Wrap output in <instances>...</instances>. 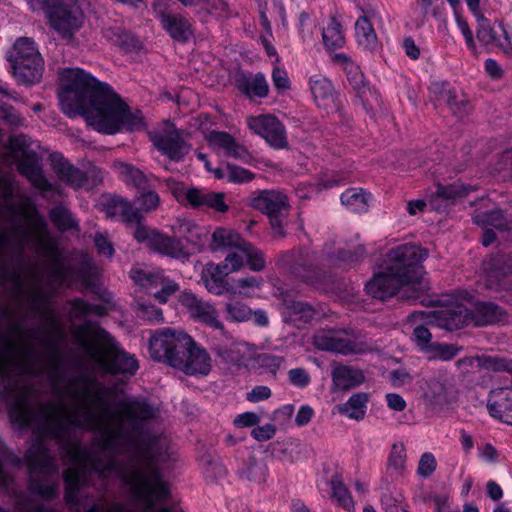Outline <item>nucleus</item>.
<instances>
[{
    "label": "nucleus",
    "mask_w": 512,
    "mask_h": 512,
    "mask_svg": "<svg viewBox=\"0 0 512 512\" xmlns=\"http://www.w3.org/2000/svg\"><path fill=\"white\" fill-rule=\"evenodd\" d=\"M355 31L358 43L360 45L367 49H372L375 47L377 36L371 22L366 16L358 18L355 23Z\"/></svg>",
    "instance_id": "37998d69"
},
{
    "label": "nucleus",
    "mask_w": 512,
    "mask_h": 512,
    "mask_svg": "<svg viewBox=\"0 0 512 512\" xmlns=\"http://www.w3.org/2000/svg\"><path fill=\"white\" fill-rule=\"evenodd\" d=\"M266 475V465L251 458L246 468L247 479L255 483H262L266 480Z\"/></svg>",
    "instance_id": "680f3d73"
},
{
    "label": "nucleus",
    "mask_w": 512,
    "mask_h": 512,
    "mask_svg": "<svg viewBox=\"0 0 512 512\" xmlns=\"http://www.w3.org/2000/svg\"><path fill=\"white\" fill-rule=\"evenodd\" d=\"M105 308L101 305H92L81 298L71 301V315L76 319H83L88 315L102 316Z\"/></svg>",
    "instance_id": "603ef678"
},
{
    "label": "nucleus",
    "mask_w": 512,
    "mask_h": 512,
    "mask_svg": "<svg viewBox=\"0 0 512 512\" xmlns=\"http://www.w3.org/2000/svg\"><path fill=\"white\" fill-rule=\"evenodd\" d=\"M183 364L176 365L175 368L182 369L186 374L207 375L211 370V359L209 354L201 347L197 346L190 337V343L186 345L183 353Z\"/></svg>",
    "instance_id": "5701e85b"
},
{
    "label": "nucleus",
    "mask_w": 512,
    "mask_h": 512,
    "mask_svg": "<svg viewBox=\"0 0 512 512\" xmlns=\"http://www.w3.org/2000/svg\"><path fill=\"white\" fill-rule=\"evenodd\" d=\"M456 366L466 373L470 372V368H477L478 370L486 369L495 372H508L512 370V359L486 355L467 356L457 360Z\"/></svg>",
    "instance_id": "393cba45"
},
{
    "label": "nucleus",
    "mask_w": 512,
    "mask_h": 512,
    "mask_svg": "<svg viewBox=\"0 0 512 512\" xmlns=\"http://www.w3.org/2000/svg\"><path fill=\"white\" fill-rule=\"evenodd\" d=\"M239 89L247 96L264 98L268 95L269 86L262 73H257L252 79L243 78L238 81Z\"/></svg>",
    "instance_id": "79ce46f5"
},
{
    "label": "nucleus",
    "mask_w": 512,
    "mask_h": 512,
    "mask_svg": "<svg viewBox=\"0 0 512 512\" xmlns=\"http://www.w3.org/2000/svg\"><path fill=\"white\" fill-rule=\"evenodd\" d=\"M487 408L493 417L512 425V390L499 388L491 391Z\"/></svg>",
    "instance_id": "bb28decb"
},
{
    "label": "nucleus",
    "mask_w": 512,
    "mask_h": 512,
    "mask_svg": "<svg viewBox=\"0 0 512 512\" xmlns=\"http://www.w3.org/2000/svg\"><path fill=\"white\" fill-rule=\"evenodd\" d=\"M475 16L478 20L477 39L481 43L485 45L496 44L505 53L512 52L511 39L509 38L508 33L502 24H500V27L504 36V42L499 40L496 31L490 26L489 21L481 13Z\"/></svg>",
    "instance_id": "473e14b6"
},
{
    "label": "nucleus",
    "mask_w": 512,
    "mask_h": 512,
    "mask_svg": "<svg viewBox=\"0 0 512 512\" xmlns=\"http://www.w3.org/2000/svg\"><path fill=\"white\" fill-rule=\"evenodd\" d=\"M283 320L297 327L310 323L317 315L316 308L308 302L295 299L286 291H280Z\"/></svg>",
    "instance_id": "2eb2a0df"
},
{
    "label": "nucleus",
    "mask_w": 512,
    "mask_h": 512,
    "mask_svg": "<svg viewBox=\"0 0 512 512\" xmlns=\"http://www.w3.org/2000/svg\"><path fill=\"white\" fill-rule=\"evenodd\" d=\"M364 375L361 370L347 366L336 365L332 370L334 385L341 390H347L364 382Z\"/></svg>",
    "instance_id": "f704fd0d"
},
{
    "label": "nucleus",
    "mask_w": 512,
    "mask_h": 512,
    "mask_svg": "<svg viewBox=\"0 0 512 512\" xmlns=\"http://www.w3.org/2000/svg\"><path fill=\"white\" fill-rule=\"evenodd\" d=\"M488 277L489 287L495 284L505 288L510 283L508 278L512 277V256L499 261L498 265L489 272Z\"/></svg>",
    "instance_id": "c03bdc74"
},
{
    "label": "nucleus",
    "mask_w": 512,
    "mask_h": 512,
    "mask_svg": "<svg viewBox=\"0 0 512 512\" xmlns=\"http://www.w3.org/2000/svg\"><path fill=\"white\" fill-rule=\"evenodd\" d=\"M112 214L120 215L126 223L137 224L133 236L137 242L145 244L150 250L174 259H188L189 253L181 242L173 237L160 233L141 223L142 215L137 208L123 198L111 200Z\"/></svg>",
    "instance_id": "0eeeda50"
},
{
    "label": "nucleus",
    "mask_w": 512,
    "mask_h": 512,
    "mask_svg": "<svg viewBox=\"0 0 512 512\" xmlns=\"http://www.w3.org/2000/svg\"><path fill=\"white\" fill-rule=\"evenodd\" d=\"M131 277L141 286L160 287L161 289L155 293V297L162 303H166L168 297L179 290L178 284L165 277L161 270L149 271L136 268L131 270Z\"/></svg>",
    "instance_id": "f3484780"
},
{
    "label": "nucleus",
    "mask_w": 512,
    "mask_h": 512,
    "mask_svg": "<svg viewBox=\"0 0 512 512\" xmlns=\"http://www.w3.org/2000/svg\"><path fill=\"white\" fill-rule=\"evenodd\" d=\"M229 275L225 266H218L215 264H207L202 271V281L206 289L215 295H222L225 292L230 294H236V291L230 287L225 280V277Z\"/></svg>",
    "instance_id": "cd10ccee"
},
{
    "label": "nucleus",
    "mask_w": 512,
    "mask_h": 512,
    "mask_svg": "<svg viewBox=\"0 0 512 512\" xmlns=\"http://www.w3.org/2000/svg\"><path fill=\"white\" fill-rule=\"evenodd\" d=\"M312 343L319 350L336 352L343 355L361 354L366 351L364 343L343 337L335 330H318L313 336Z\"/></svg>",
    "instance_id": "ddd939ff"
},
{
    "label": "nucleus",
    "mask_w": 512,
    "mask_h": 512,
    "mask_svg": "<svg viewBox=\"0 0 512 512\" xmlns=\"http://www.w3.org/2000/svg\"><path fill=\"white\" fill-rule=\"evenodd\" d=\"M431 93L434 95L435 101L440 105H451L452 101L456 100L457 93L452 90L447 83L434 82L430 87Z\"/></svg>",
    "instance_id": "6e6d98bb"
},
{
    "label": "nucleus",
    "mask_w": 512,
    "mask_h": 512,
    "mask_svg": "<svg viewBox=\"0 0 512 512\" xmlns=\"http://www.w3.org/2000/svg\"><path fill=\"white\" fill-rule=\"evenodd\" d=\"M118 170L120 176L127 184L135 186L137 189L144 190L147 187V177L138 168L127 163H119Z\"/></svg>",
    "instance_id": "de8ad7c7"
},
{
    "label": "nucleus",
    "mask_w": 512,
    "mask_h": 512,
    "mask_svg": "<svg viewBox=\"0 0 512 512\" xmlns=\"http://www.w3.org/2000/svg\"><path fill=\"white\" fill-rule=\"evenodd\" d=\"M247 258V264L252 271H262L265 268L264 254L251 243L245 242L240 250Z\"/></svg>",
    "instance_id": "5fc2aeb1"
},
{
    "label": "nucleus",
    "mask_w": 512,
    "mask_h": 512,
    "mask_svg": "<svg viewBox=\"0 0 512 512\" xmlns=\"http://www.w3.org/2000/svg\"><path fill=\"white\" fill-rule=\"evenodd\" d=\"M434 313L438 318V325L447 330L458 329L470 320V311L460 305Z\"/></svg>",
    "instance_id": "c9c22d12"
},
{
    "label": "nucleus",
    "mask_w": 512,
    "mask_h": 512,
    "mask_svg": "<svg viewBox=\"0 0 512 512\" xmlns=\"http://www.w3.org/2000/svg\"><path fill=\"white\" fill-rule=\"evenodd\" d=\"M167 441H153L149 448L137 456H133L118 464L115 469L106 472L105 478L111 474L119 476L133 497V500L144 512H152L154 507L170 497L168 483L164 480L158 467L159 462L167 460ZM155 512H172L169 507H162Z\"/></svg>",
    "instance_id": "7ed1b4c3"
},
{
    "label": "nucleus",
    "mask_w": 512,
    "mask_h": 512,
    "mask_svg": "<svg viewBox=\"0 0 512 512\" xmlns=\"http://www.w3.org/2000/svg\"><path fill=\"white\" fill-rule=\"evenodd\" d=\"M18 171L43 194L47 192H59L57 187L50 183L44 176L41 166L35 159L30 157L22 159L18 163Z\"/></svg>",
    "instance_id": "c85d7f7f"
},
{
    "label": "nucleus",
    "mask_w": 512,
    "mask_h": 512,
    "mask_svg": "<svg viewBox=\"0 0 512 512\" xmlns=\"http://www.w3.org/2000/svg\"><path fill=\"white\" fill-rule=\"evenodd\" d=\"M14 51V75L27 84L40 81L44 70V61L33 39L19 38L14 44Z\"/></svg>",
    "instance_id": "9d476101"
},
{
    "label": "nucleus",
    "mask_w": 512,
    "mask_h": 512,
    "mask_svg": "<svg viewBox=\"0 0 512 512\" xmlns=\"http://www.w3.org/2000/svg\"><path fill=\"white\" fill-rule=\"evenodd\" d=\"M33 276L37 285L27 292L29 307L43 320V327L28 330L44 351L40 359H30L26 367H13L33 373L34 365L47 360L52 367V387L58 402H47L34 410L31 407L33 389L27 385H11L12 398L9 414L21 427L30 428L36 436L25 455L32 494L41 498H55L58 490V465L49 453L46 440H54L61 449L65 462L71 465L64 472L65 498H78L82 486L90 485L93 475L105 476L118 464L137 456L160 437L144 434L146 422L157 417L158 410L144 400L124 398L112 408L111 390L94 376L86 373H66L59 368L58 358L52 354L65 337L53 311L45 308L53 292L40 287L42 277ZM33 346L31 343L23 349ZM20 351L22 348L17 346Z\"/></svg>",
    "instance_id": "f257e3e1"
},
{
    "label": "nucleus",
    "mask_w": 512,
    "mask_h": 512,
    "mask_svg": "<svg viewBox=\"0 0 512 512\" xmlns=\"http://www.w3.org/2000/svg\"><path fill=\"white\" fill-rule=\"evenodd\" d=\"M171 229L174 234V236H172L173 238L179 240L181 243L180 238H183L196 248L204 246L208 239V229L190 219H176Z\"/></svg>",
    "instance_id": "b1692460"
},
{
    "label": "nucleus",
    "mask_w": 512,
    "mask_h": 512,
    "mask_svg": "<svg viewBox=\"0 0 512 512\" xmlns=\"http://www.w3.org/2000/svg\"><path fill=\"white\" fill-rule=\"evenodd\" d=\"M51 162L53 171L61 181L75 188H79L85 183L87 179L86 174L73 166L62 155L56 153L52 154Z\"/></svg>",
    "instance_id": "7c9ffc66"
},
{
    "label": "nucleus",
    "mask_w": 512,
    "mask_h": 512,
    "mask_svg": "<svg viewBox=\"0 0 512 512\" xmlns=\"http://www.w3.org/2000/svg\"><path fill=\"white\" fill-rule=\"evenodd\" d=\"M427 256L428 251L416 244H402L388 252L386 267L404 284L417 283L422 278V262Z\"/></svg>",
    "instance_id": "6e6552de"
},
{
    "label": "nucleus",
    "mask_w": 512,
    "mask_h": 512,
    "mask_svg": "<svg viewBox=\"0 0 512 512\" xmlns=\"http://www.w3.org/2000/svg\"><path fill=\"white\" fill-rule=\"evenodd\" d=\"M75 343L103 372L132 377L139 365L136 358L119 347L115 339L94 323L79 325L73 332Z\"/></svg>",
    "instance_id": "39448f33"
},
{
    "label": "nucleus",
    "mask_w": 512,
    "mask_h": 512,
    "mask_svg": "<svg viewBox=\"0 0 512 512\" xmlns=\"http://www.w3.org/2000/svg\"><path fill=\"white\" fill-rule=\"evenodd\" d=\"M364 255V248L358 247L354 251L339 250L335 258L332 256L324 258L310 248L301 247L281 253L277 264L304 283L324 289L331 283L332 275L323 270L322 266L357 262Z\"/></svg>",
    "instance_id": "423d86ee"
},
{
    "label": "nucleus",
    "mask_w": 512,
    "mask_h": 512,
    "mask_svg": "<svg viewBox=\"0 0 512 512\" xmlns=\"http://www.w3.org/2000/svg\"><path fill=\"white\" fill-rule=\"evenodd\" d=\"M368 399V394L364 392L353 394L345 404L339 407V412L351 419L362 420Z\"/></svg>",
    "instance_id": "a19ab883"
},
{
    "label": "nucleus",
    "mask_w": 512,
    "mask_h": 512,
    "mask_svg": "<svg viewBox=\"0 0 512 512\" xmlns=\"http://www.w3.org/2000/svg\"><path fill=\"white\" fill-rule=\"evenodd\" d=\"M51 26L70 38L83 24L84 15L76 2H62L47 12Z\"/></svg>",
    "instance_id": "f8f14e48"
},
{
    "label": "nucleus",
    "mask_w": 512,
    "mask_h": 512,
    "mask_svg": "<svg viewBox=\"0 0 512 512\" xmlns=\"http://www.w3.org/2000/svg\"><path fill=\"white\" fill-rule=\"evenodd\" d=\"M436 196L444 200L454 201L457 198L464 197L467 194V190L458 184H452L448 186L438 185Z\"/></svg>",
    "instance_id": "e2e57ef3"
},
{
    "label": "nucleus",
    "mask_w": 512,
    "mask_h": 512,
    "mask_svg": "<svg viewBox=\"0 0 512 512\" xmlns=\"http://www.w3.org/2000/svg\"><path fill=\"white\" fill-rule=\"evenodd\" d=\"M161 23L168 34L177 41L186 42L192 36V26L190 22L181 15L163 14Z\"/></svg>",
    "instance_id": "72a5a7b5"
},
{
    "label": "nucleus",
    "mask_w": 512,
    "mask_h": 512,
    "mask_svg": "<svg viewBox=\"0 0 512 512\" xmlns=\"http://www.w3.org/2000/svg\"><path fill=\"white\" fill-rule=\"evenodd\" d=\"M48 233L43 237L42 241H39L37 237H34L37 243L50 255L51 264L47 271V288L55 293L59 288L68 284L70 280V270L66 267L59 259L57 247L55 244L46 241Z\"/></svg>",
    "instance_id": "aec40b11"
},
{
    "label": "nucleus",
    "mask_w": 512,
    "mask_h": 512,
    "mask_svg": "<svg viewBox=\"0 0 512 512\" xmlns=\"http://www.w3.org/2000/svg\"><path fill=\"white\" fill-rule=\"evenodd\" d=\"M247 124L254 133L263 137L272 147L282 149L288 146L285 127L275 116L266 114L249 117Z\"/></svg>",
    "instance_id": "4468645a"
},
{
    "label": "nucleus",
    "mask_w": 512,
    "mask_h": 512,
    "mask_svg": "<svg viewBox=\"0 0 512 512\" xmlns=\"http://www.w3.org/2000/svg\"><path fill=\"white\" fill-rule=\"evenodd\" d=\"M137 315L139 318L150 322H160L163 319L162 310L160 308L146 303L139 305Z\"/></svg>",
    "instance_id": "338daca9"
},
{
    "label": "nucleus",
    "mask_w": 512,
    "mask_h": 512,
    "mask_svg": "<svg viewBox=\"0 0 512 512\" xmlns=\"http://www.w3.org/2000/svg\"><path fill=\"white\" fill-rule=\"evenodd\" d=\"M470 320L475 326H486L507 321V314L503 308L491 302H479L470 311Z\"/></svg>",
    "instance_id": "c756f323"
},
{
    "label": "nucleus",
    "mask_w": 512,
    "mask_h": 512,
    "mask_svg": "<svg viewBox=\"0 0 512 512\" xmlns=\"http://www.w3.org/2000/svg\"><path fill=\"white\" fill-rule=\"evenodd\" d=\"M310 90L318 107L324 110L337 109V95L329 79L315 75L310 78Z\"/></svg>",
    "instance_id": "a878e982"
},
{
    "label": "nucleus",
    "mask_w": 512,
    "mask_h": 512,
    "mask_svg": "<svg viewBox=\"0 0 512 512\" xmlns=\"http://www.w3.org/2000/svg\"><path fill=\"white\" fill-rule=\"evenodd\" d=\"M7 465L21 467L22 459L14 455L0 441V488H7L11 481L9 474L5 469Z\"/></svg>",
    "instance_id": "a18cd8bd"
},
{
    "label": "nucleus",
    "mask_w": 512,
    "mask_h": 512,
    "mask_svg": "<svg viewBox=\"0 0 512 512\" xmlns=\"http://www.w3.org/2000/svg\"><path fill=\"white\" fill-rule=\"evenodd\" d=\"M209 145L216 151L222 152L224 156L234 158L244 163L252 159L247 148L237 142L229 133L211 131L206 135Z\"/></svg>",
    "instance_id": "412c9836"
},
{
    "label": "nucleus",
    "mask_w": 512,
    "mask_h": 512,
    "mask_svg": "<svg viewBox=\"0 0 512 512\" xmlns=\"http://www.w3.org/2000/svg\"><path fill=\"white\" fill-rule=\"evenodd\" d=\"M436 468L437 461L435 456L431 452H425L419 459L417 474L422 478H428L435 472Z\"/></svg>",
    "instance_id": "0e129e2a"
},
{
    "label": "nucleus",
    "mask_w": 512,
    "mask_h": 512,
    "mask_svg": "<svg viewBox=\"0 0 512 512\" xmlns=\"http://www.w3.org/2000/svg\"><path fill=\"white\" fill-rule=\"evenodd\" d=\"M60 80L59 101L69 117L83 115L88 125L105 134H115L123 128L135 131L143 126L141 115L133 114L108 84L82 69H65Z\"/></svg>",
    "instance_id": "f03ea898"
},
{
    "label": "nucleus",
    "mask_w": 512,
    "mask_h": 512,
    "mask_svg": "<svg viewBox=\"0 0 512 512\" xmlns=\"http://www.w3.org/2000/svg\"><path fill=\"white\" fill-rule=\"evenodd\" d=\"M250 206L271 217L285 216L290 208L287 196L277 190H262L251 194Z\"/></svg>",
    "instance_id": "dca6fc26"
},
{
    "label": "nucleus",
    "mask_w": 512,
    "mask_h": 512,
    "mask_svg": "<svg viewBox=\"0 0 512 512\" xmlns=\"http://www.w3.org/2000/svg\"><path fill=\"white\" fill-rule=\"evenodd\" d=\"M148 137L158 152L176 163L183 161L191 151V145L185 139L183 131L170 121L148 131Z\"/></svg>",
    "instance_id": "9b49d317"
},
{
    "label": "nucleus",
    "mask_w": 512,
    "mask_h": 512,
    "mask_svg": "<svg viewBox=\"0 0 512 512\" xmlns=\"http://www.w3.org/2000/svg\"><path fill=\"white\" fill-rule=\"evenodd\" d=\"M139 208L144 212H150L159 206L160 199L156 192L147 191L140 194L137 198Z\"/></svg>",
    "instance_id": "774afa93"
},
{
    "label": "nucleus",
    "mask_w": 512,
    "mask_h": 512,
    "mask_svg": "<svg viewBox=\"0 0 512 512\" xmlns=\"http://www.w3.org/2000/svg\"><path fill=\"white\" fill-rule=\"evenodd\" d=\"M201 461L207 478L217 480L226 474L224 465L216 457L206 455L202 457Z\"/></svg>",
    "instance_id": "bf43d9fd"
},
{
    "label": "nucleus",
    "mask_w": 512,
    "mask_h": 512,
    "mask_svg": "<svg viewBox=\"0 0 512 512\" xmlns=\"http://www.w3.org/2000/svg\"><path fill=\"white\" fill-rule=\"evenodd\" d=\"M179 301L188 310L191 317L214 328L223 330L218 312L210 303L203 301L191 292H183Z\"/></svg>",
    "instance_id": "6ab92c4d"
},
{
    "label": "nucleus",
    "mask_w": 512,
    "mask_h": 512,
    "mask_svg": "<svg viewBox=\"0 0 512 512\" xmlns=\"http://www.w3.org/2000/svg\"><path fill=\"white\" fill-rule=\"evenodd\" d=\"M461 350L462 347L456 344L432 342L429 346H426V349L423 353L426 355V358L430 361H450L454 357H456Z\"/></svg>",
    "instance_id": "ea45409f"
},
{
    "label": "nucleus",
    "mask_w": 512,
    "mask_h": 512,
    "mask_svg": "<svg viewBox=\"0 0 512 512\" xmlns=\"http://www.w3.org/2000/svg\"><path fill=\"white\" fill-rule=\"evenodd\" d=\"M473 220L477 225L492 226L500 232L512 230V215L504 214L500 209L479 212Z\"/></svg>",
    "instance_id": "e433bc0d"
},
{
    "label": "nucleus",
    "mask_w": 512,
    "mask_h": 512,
    "mask_svg": "<svg viewBox=\"0 0 512 512\" xmlns=\"http://www.w3.org/2000/svg\"><path fill=\"white\" fill-rule=\"evenodd\" d=\"M245 242L246 240H244L234 230L220 227L213 232L210 247L213 251L229 248H237L241 250Z\"/></svg>",
    "instance_id": "4c0bfd02"
},
{
    "label": "nucleus",
    "mask_w": 512,
    "mask_h": 512,
    "mask_svg": "<svg viewBox=\"0 0 512 512\" xmlns=\"http://www.w3.org/2000/svg\"><path fill=\"white\" fill-rule=\"evenodd\" d=\"M404 281L394 273L388 271L385 266L383 271L375 274L374 277L366 283L365 289L373 298L385 300L395 295Z\"/></svg>",
    "instance_id": "4be33fe9"
},
{
    "label": "nucleus",
    "mask_w": 512,
    "mask_h": 512,
    "mask_svg": "<svg viewBox=\"0 0 512 512\" xmlns=\"http://www.w3.org/2000/svg\"><path fill=\"white\" fill-rule=\"evenodd\" d=\"M255 178V175L250 170L239 167L233 164H227L226 166V179L231 183H248Z\"/></svg>",
    "instance_id": "13d9d810"
},
{
    "label": "nucleus",
    "mask_w": 512,
    "mask_h": 512,
    "mask_svg": "<svg viewBox=\"0 0 512 512\" xmlns=\"http://www.w3.org/2000/svg\"><path fill=\"white\" fill-rule=\"evenodd\" d=\"M345 71L347 74V78L349 83L352 85L353 89L356 91L358 96H362L366 93L367 85L364 80L363 73L361 72L359 66L353 63H347L345 66Z\"/></svg>",
    "instance_id": "4d7b16f0"
},
{
    "label": "nucleus",
    "mask_w": 512,
    "mask_h": 512,
    "mask_svg": "<svg viewBox=\"0 0 512 512\" xmlns=\"http://www.w3.org/2000/svg\"><path fill=\"white\" fill-rule=\"evenodd\" d=\"M50 219L60 231L77 228L76 220L69 210L62 205H58L50 211Z\"/></svg>",
    "instance_id": "8fccbe9b"
},
{
    "label": "nucleus",
    "mask_w": 512,
    "mask_h": 512,
    "mask_svg": "<svg viewBox=\"0 0 512 512\" xmlns=\"http://www.w3.org/2000/svg\"><path fill=\"white\" fill-rule=\"evenodd\" d=\"M190 343V336L171 328L157 330L149 341V353L152 359L170 366L183 364V353Z\"/></svg>",
    "instance_id": "1a4fd4ad"
},
{
    "label": "nucleus",
    "mask_w": 512,
    "mask_h": 512,
    "mask_svg": "<svg viewBox=\"0 0 512 512\" xmlns=\"http://www.w3.org/2000/svg\"><path fill=\"white\" fill-rule=\"evenodd\" d=\"M425 396L434 405L444 408L450 407L458 401L459 392L451 377L439 375L427 381Z\"/></svg>",
    "instance_id": "a211bd4d"
},
{
    "label": "nucleus",
    "mask_w": 512,
    "mask_h": 512,
    "mask_svg": "<svg viewBox=\"0 0 512 512\" xmlns=\"http://www.w3.org/2000/svg\"><path fill=\"white\" fill-rule=\"evenodd\" d=\"M214 354L227 365L240 367L244 365L249 353V345L233 342L230 344H215Z\"/></svg>",
    "instance_id": "2f4dec72"
},
{
    "label": "nucleus",
    "mask_w": 512,
    "mask_h": 512,
    "mask_svg": "<svg viewBox=\"0 0 512 512\" xmlns=\"http://www.w3.org/2000/svg\"><path fill=\"white\" fill-rule=\"evenodd\" d=\"M332 496L337 503L347 511L354 510V503L348 489L338 476H334L331 480Z\"/></svg>",
    "instance_id": "3c124183"
},
{
    "label": "nucleus",
    "mask_w": 512,
    "mask_h": 512,
    "mask_svg": "<svg viewBox=\"0 0 512 512\" xmlns=\"http://www.w3.org/2000/svg\"><path fill=\"white\" fill-rule=\"evenodd\" d=\"M15 185L7 177L0 176V216H9L11 224L8 231L1 230L9 237L4 255L9 253L22 259L24 249L32 237L39 241L47 234V223L37 211L28 196H21L19 202H13Z\"/></svg>",
    "instance_id": "20e7f679"
},
{
    "label": "nucleus",
    "mask_w": 512,
    "mask_h": 512,
    "mask_svg": "<svg viewBox=\"0 0 512 512\" xmlns=\"http://www.w3.org/2000/svg\"><path fill=\"white\" fill-rule=\"evenodd\" d=\"M407 452L403 443H394L387 459V472L396 477L403 476L406 469Z\"/></svg>",
    "instance_id": "58836bf2"
},
{
    "label": "nucleus",
    "mask_w": 512,
    "mask_h": 512,
    "mask_svg": "<svg viewBox=\"0 0 512 512\" xmlns=\"http://www.w3.org/2000/svg\"><path fill=\"white\" fill-rule=\"evenodd\" d=\"M225 194L222 192H208L204 199V207L211 208L217 212L224 213L228 210V205L224 202Z\"/></svg>",
    "instance_id": "69168bd1"
},
{
    "label": "nucleus",
    "mask_w": 512,
    "mask_h": 512,
    "mask_svg": "<svg viewBox=\"0 0 512 512\" xmlns=\"http://www.w3.org/2000/svg\"><path fill=\"white\" fill-rule=\"evenodd\" d=\"M226 318L234 322L247 321L252 317V310L242 302H228L225 306Z\"/></svg>",
    "instance_id": "864d4df0"
},
{
    "label": "nucleus",
    "mask_w": 512,
    "mask_h": 512,
    "mask_svg": "<svg viewBox=\"0 0 512 512\" xmlns=\"http://www.w3.org/2000/svg\"><path fill=\"white\" fill-rule=\"evenodd\" d=\"M341 202L352 211L362 212L367 208V195L362 189L351 188L341 195Z\"/></svg>",
    "instance_id": "09e8293b"
},
{
    "label": "nucleus",
    "mask_w": 512,
    "mask_h": 512,
    "mask_svg": "<svg viewBox=\"0 0 512 512\" xmlns=\"http://www.w3.org/2000/svg\"><path fill=\"white\" fill-rule=\"evenodd\" d=\"M255 360L260 367L265 368L268 372H270L273 375H276L278 369L285 362L284 357L269 353L259 354L255 358Z\"/></svg>",
    "instance_id": "052dcab7"
},
{
    "label": "nucleus",
    "mask_w": 512,
    "mask_h": 512,
    "mask_svg": "<svg viewBox=\"0 0 512 512\" xmlns=\"http://www.w3.org/2000/svg\"><path fill=\"white\" fill-rule=\"evenodd\" d=\"M322 37L324 45L329 49L341 48L345 43L341 25L334 18L323 29Z\"/></svg>",
    "instance_id": "49530a36"
}]
</instances>
